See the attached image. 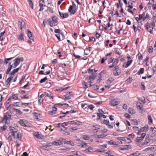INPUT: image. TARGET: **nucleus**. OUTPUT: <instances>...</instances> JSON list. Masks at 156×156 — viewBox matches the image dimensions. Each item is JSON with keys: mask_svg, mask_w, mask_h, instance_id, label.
<instances>
[{"mask_svg": "<svg viewBox=\"0 0 156 156\" xmlns=\"http://www.w3.org/2000/svg\"><path fill=\"white\" fill-rule=\"evenodd\" d=\"M10 98L14 100H19V98H18V96H17V94H14L12 95V96L10 97Z\"/></svg>", "mask_w": 156, "mask_h": 156, "instance_id": "obj_30", "label": "nucleus"}, {"mask_svg": "<svg viewBox=\"0 0 156 156\" xmlns=\"http://www.w3.org/2000/svg\"><path fill=\"white\" fill-rule=\"evenodd\" d=\"M12 67L13 66L12 65H11V63H9V67L6 72V74H9V72L10 71Z\"/></svg>", "mask_w": 156, "mask_h": 156, "instance_id": "obj_25", "label": "nucleus"}, {"mask_svg": "<svg viewBox=\"0 0 156 156\" xmlns=\"http://www.w3.org/2000/svg\"><path fill=\"white\" fill-rule=\"evenodd\" d=\"M87 37L88 38H89V40L88 41V42H89L90 41H94L95 40V38L94 37H92L91 39L90 38V37L89 36H88Z\"/></svg>", "mask_w": 156, "mask_h": 156, "instance_id": "obj_53", "label": "nucleus"}, {"mask_svg": "<svg viewBox=\"0 0 156 156\" xmlns=\"http://www.w3.org/2000/svg\"><path fill=\"white\" fill-rule=\"evenodd\" d=\"M13 109L15 110L16 112V114L18 115H20L22 113V112L19 109H17L15 108H13Z\"/></svg>", "mask_w": 156, "mask_h": 156, "instance_id": "obj_39", "label": "nucleus"}, {"mask_svg": "<svg viewBox=\"0 0 156 156\" xmlns=\"http://www.w3.org/2000/svg\"><path fill=\"white\" fill-rule=\"evenodd\" d=\"M18 123L21 126H30L28 123L25 122L23 120H21L19 121Z\"/></svg>", "mask_w": 156, "mask_h": 156, "instance_id": "obj_13", "label": "nucleus"}, {"mask_svg": "<svg viewBox=\"0 0 156 156\" xmlns=\"http://www.w3.org/2000/svg\"><path fill=\"white\" fill-rule=\"evenodd\" d=\"M110 105L113 106H115L118 104V100L117 99H114L111 100L109 102Z\"/></svg>", "mask_w": 156, "mask_h": 156, "instance_id": "obj_7", "label": "nucleus"}, {"mask_svg": "<svg viewBox=\"0 0 156 156\" xmlns=\"http://www.w3.org/2000/svg\"><path fill=\"white\" fill-rule=\"evenodd\" d=\"M138 58L139 60L142 59L143 58L142 55L140 53H138Z\"/></svg>", "mask_w": 156, "mask_h": 156, "instance_id": "obj_54", "label": "nucleus"}, {"mask_svg": "<svg viewBox=\"0 0 156 156\" xmlns=\"http://www.w3.org/2000/svg\"><path fill=\"white\" fill-rule=\"evenodd\" d=\"M77 146L80 147H83L84 146H86V144L83 142V141H80V144H78Z\"/></svg>", "mask_w": 156, "mask_h": 156, "instance_id": "obj_29", "label": "nucleus"}, {"mask_svg": "<svg viewBox=\"0 0 156 156\" xmlns=\"http://www.w3.org/2000/svg\"><path fill=\"white\" fill-rule=\"evenodd\" d=\"M107 143L110 145H115L116 144L114 143V141L112 140H110L107 142Z\"/></svg>", "mask_w": 156, "mask_h": 156, "instance_id": "obj_52", "label": "nucleus"}, {"mask_svg": "<svg viewBox=\"0 0 156 156\" xmlns=\"http://www.w3.org/2000/svg\"><path fill=\"white\" fill-rule=\"evenodd\" d=\"M44 2V0H40L39 1V5H41L40 4L43 5V3Z\"/></svg>", "mask_w": 156, "mask_h": 156, "instance_id": "obj_63", "label": "nucleus"}, {"mask_svg": "<svg viewBox=\"0 0 156 156\" xmlns=\"http://www.w3.org/2000/svg\"><path fill=\"white\" fill-rule=\"evenodd\" d=\"M105 137L104 134H100L97 135V137L98 138H102Z\"/></svg>", "mask_w": 156, "mask_h": 156, "instance_id": "obj_49", "label": "nucleus"}, {"mask_svg": "<svg viewBox=\"0 0 156 156\" xmlns=\"http://www.w3.org/2000/svg\"><path fill=\"white\" fill-rule=\"evenodd\" d=\"M9 129L11 135L13 137L14 139L16 138V136L15 133H16L18 131L17 129L14 127L12 126H9Z\"/></svg>", "mask_w": 156, "mask_h": 156, "instance_id": "obj_4", "label": "nucleus"}, {"mask_svg": "<svg viewBox=\"0 0 156 156\" xmlns=\"http://www.w3.org/2000/svg\"><path fill=\"white\" fill-rule=\"evenodd\" d=\"M151 129H152V132L153 134H155L156 133V128L154 127L153 128L152 127L151 128Z\"/></svg>", "mask_w": 156, "mask_h": 156, "instance_id": "obj_59", "label": "nucleus"}, {"mask_svg": "<svg viewBox=\"0 0 156 156\" xmlns=\"http://www.w3.org/2000/svg\"><path fill=\"white\" fill-rule=\"evenodd\" d=\"M27 35L29 38L31 40H33L34 38L32 36V34L29 30H27Z\"/></svg>", "mask_w": 156, "mask_h": 156, "instance_id": "obj_16", "label": "nucleus"}, {"mask_svg": "<svg viewBox=\"0 0 156 156\" xmlns=\"http://www.w3.org/2000/svg\"><path fill=\"white\" fill-rule=\"evenodd\" d=\"M124 116L128 119L130 118V115L127 113H126L124 114Z\"/></svg>", "mask_w": 156, "mask_h": 156, "instance_id": "obj_64", "label": "nucleus"}, {"mask_svg": "<svg viewBox=\"0 0 156 156\" xmlns=\"http://www.w3.org/2000/svg\"><path fill=\"white\" fill-rule=\"evenodd\" d=\"M72 93L71 92H67L66 93V95H64L65 99H71V97L72 95Z\"/></svg>", "mask_w": 156, "mask_h": 156, "instance_id": "obj_11", "label": "nucleus"}, {"mask_svg": "<svg viewBox=\"0 0 156 156\" xmlns=\"http://www.w3.org/2000/svg\"><path fill=\"white\" fill-rule=\"evenodd\" d=\"M93 87L94 89L96 90L97 91H98L99 90V87L98 86L95 84L93 85Z\"/></svg>", "mask_w": 156, "mask_h": 156, "instance_id": "obj_42", "label": "nucleus"}, {"mask_svg": "<svg viewBox=\"0 0 156 156\" xmlns=\"http://www.w3.org/2000/svg\"><path fill=\"white\" fill-rule=\"evenodd\" d=\"M72 5H70L68 10L69 12L72 14H74L76 12V4L74 3V2L73 1L72 2Z\"/></svg>", "mask_w": 156, "mask_h": 156, "instance_id": "obj_3", "label": "nucleus"}, {"mask_svg": "<svg viewBox=\"0 0 156 156\" xmlns=\"http://www.w3.org/2000/svg\"><path fill=\"white\" fill-rule=\"evenodd\" d=\"M116 71L114 73V75L115 76L118 75L120 73V71H118V70H116Z\"/></svg>", "mask_w": 156, "mask_h": 156, "instance_id": "obj_56", "label": "nucleus"}, {"mask_svg": "<svg viewBox=\"0 0 156 156\" xmlns=\"http://www.w3.org/2000/svg\"><path fill=\"white\" fill-rule=\"evenodd\" d=\"M103 123L106 125H107L109 123V121L108 120L104 119Z\"/></svg>", "mask_w": 156, "mask_h": 156, "instance_id": "obj_55", "label": "nucleus"}, {"mask_svg": "<svg viewBox=\"0 0 156 156\" xmlns=\"http://www.w3.org/2000/svg\"><path fill=\"white\" fill-rule=\"evenodd\" d=\"M13 78L12 76H10L8 78L5 82V84L8 85L9 84L10 82L12 80Z\"/></svg>", "mask_w": 156, "mask_h": 156, "instance_id": "obj_35", "label": "nucleus"}, {"mask_svg": "<svg viewBox=\"0 0 156 156\" xmlns=\"http://www.w3.org/2000/svg\"><path fill=\"white\" fill-rule=\"evenodd\" d=\"M65 126V123H58L57 124V127H64Z\"/></svg>", "mask_w": 156, "mask_h": 156, "instance_id": "obj_50", "label": "nucleus"}, {"mask_svg": "<svg viewBox=\"0 0 156 156\" xmlns=\"http://www.w3.org/2000/svg\"><path fill=\"white\" fill-rule=\"evenodd\" d=\"M128 112L129 113L131 114H134L135 113V110L131 108H129L128 109Z\"/></svg>", "mask_w": 156, "mask_h": 156, "instance_id": "obj_37", "label": "nucleus"}, {"mask_svg": "<svg viewBox=\"0 0 156 156\" xmlns=\"http://www.w3.org/2000/svg\"><path fill=\"white\" fill-rule=\"evenodd\" d=\"M132 61V60H131L130 61H128L127 62H125L123 66H124L125 68L128 67V66L131 64Z\"/></svg>", "mask_w": 156, "mask_h": 156, "instance_id": "obj_22", "label": "nucleus"}, {"mask_svg": "<svg viewBox=\"0 0 156 156\" xmlns=\"http://www.w3.org/2000/svg\"><path fill=\"white\" fill-rule=\"evenodd\" d=\"M94 127H95V129H94V132H97V131H96V130H97V129H99L100 128V126L98 125H95V126H94Z\"/></svg>", "mask_w": 156, "mask_h": 156, "instance_id": "obj_51", "label": "nucleus"}, {"mask_svg": "<svg viewBox=\"0 0 156 156\" xmlns=\"http://www.w3.org/2000/svg\"><path fill=\"white\" fill-rule=\"evenodd\" d=\"M34 118L36 119H38V116L37 115V113L35 112L33 115Z\"/></svg>", "mask_w": 156, "mask_h": 156, "instance_id": "obj_61", "label": "nucleus"}, {"mask_svg": "<svg viewBox=\"0 0 156 156\" xmlns=\"http://www.w3.org/2000/svg\"><path fill=\"white\" fill-rule=\"evenodd\" d=\"M16 138L20 139L21 138V133L20 132H17L16 133Z\"/></svg>", "mask_w": 156, "mask_h": 156, "instance_id": "obj_38", "label": "nucleus"}, {"mask_svg": "<svg viewBox=\"0 0 156 156\" xmlns=\"http://www.w3.org/2000/svg\"><path fill=\"white\" fill-rule=\"evenodd\" d=\"M83 138L85 140H88L90 138V137L89 136L87 135H83L82 136Z\"/></svg>", "mask_w": 156, "mask_h": 156, "instance_id": "obj_41", "label": "nucleus"}, {"mask_svg": "<svg viewBox=\"0 0 156 156\" xmlns=\"http://www.w3.org/2000/svg\"><path fill=\"white\" fill-rule=\"evenodd\" d=\"M64 144H66L68 145H70L72 146H74V144L71 141H66L65 140L64 141Z\"/></svg>", "mask_w": 156, "mask_h": 156, "instance_id": "obj_21", "label": "nucleus"}, {"mask_svg": "<svg viewBox=\"0 0 156 156\" xmlns=\"http://www.w3.org/2000/svg\"><path fill=\"white\" fill-rule=\"evenodd\" d=\"M148 126V125H145L144 127L140 128L138 132L137 133L138 134H139V133L140 132H144L147 131Z\"/></svg>", "mask_w": 156, "mask_h": 156, "instance_id": "obj_10", "label": "nucleus"}, {"mask_svg": "<svg viewBox=\"0 0 156 156\" xmlns=\"http://www.w3.org/2000/svg\"><path fill=\"white\" fill-rule=\"evenodd\" d=\"M148 122L149 124H152V118L150 115L148 116Z\"/></svg>", "mask_w": 156, "mask_h": 156, "instance_id": "obj_40", "label": "nucleus"}, {"mask_svg": "<svg viewBox=\"0 0 156 156\" xmlns=\"http://www.w3.org/2000/svg\"><path fill=\"white\" fill-rule=\"evenodd\" d=\"M81 107L86 112H88V106L86 104H81Z\"/></svg>", "mask_w": 156, "mask_h": 156, "instance_id": "obj_20", "label": "nucleus"}, {"mask_svg": "<svg viewBox=\"0 0 156 156\" xmlns=\"http://www.w3.org/2000/svg\"><path fill=\"white\" fill-rule=\"evenodd\" d=\"M47 21L49 23V25L51 27H52L55 26L58 24V23H56V24H54V22L51 21L50 19H48L47 20Z\"/></svg>", "mask_w": 156, "mask_h": 156, "instance_id": "obj_18", "label": "nucleus"}, {"mask_svg": "<svg viewBox=\"0 0 156 156\" xmlns=\"http://www.w3.org/2000/svg\"><path fill=\"white\" fill-rule=\"evenodd\" d=\"M153 48L152 46H150L149 47L148 51L149 53H151L153 52Z\"/></svg>", "mask_w": 156, "mask_h": 156, "instance_id": "obj_48", "label": "nucleus"}, {"mask_svg": "<svg viewBox=\"0 0 156 156\" xmlns=\"http://www.w3.org/2000/svg\"><path fill=\"white\" fill-rule=\"evenodd\" d=\"M143 139L141 136L140 137H138L136 139L135 141L136 142L139 143L142 140H143Z\"/></svg>", "mask_w": 156, "mask_h": 156, "instance_id": "obj_36", "label": "nucleus"}, {"mask_svg": "<svg viewBox=\"0 0 156 156\" xmlns=\"http://www.w3.org/2000/svg\"><path fill=\"white\" fill-rule=\"evenodd\" d=\"M102 73H104V72L103 71H101V72L99 74V76H98V78L97 80V83H99L101 80V74Z\"/></svg>", "mask_w": 156, "mask_h": 156, "instance_id": "obj_28", "label": "nucleus"}, {"mask_svg": "<svg viewBox=\"0 0 156 156\" xmlns=\"http://www.w3.org/2000/svg\"><path fill=\"white\" fill-rule=\"evenodd\" d=\"M136 106L137 108L141 111V112L143 113L144 111L143 108H142V105L140 102L137 103L136 104Z\"/></svg>", "mask_w": 156, "mask_h": 156, "instance_id": "obj_14", "label": "nucleus"}, {"mask_svg": "<svg viewBox=\"0 0 156 156\" xmlns=\"http://www.w3.org/2000/svg\"><path fill=\"white\" fill-rule=\"evenodd\" d=\"M140 154V153L139 152L137 151L135 153H133L130 154L128 156H138Z\"/></svg>", "mask_w": 156, "mask_h": 156, "instance_id": "obj_33", "label": "nucleus"}, {"mask_svg": "<svg viewBox=\"0 0 156 156\" xmlns=\"http://www.w3.org/2000/svg\"><path fill=\"white\" fill-rule=\"evenodd\" d=\"M101 109H98V112L97 113V116L98 117H101L102 116V115H103V113H101Z\"/></svg>", "mask_w": 156, "mask_h": 156, "instance_id": "obj_32", "label": "nucleus"}, {"mask_svg": "<svg viewBox=\"0 0 156 156\" xmlns=\"http://www.w3.org/2000/svg\"><path fill=\"white\" fill-rule=\"evenodd\" d=\"M114 80V79L112 78V77H110V78H109L107 80V81L108 82H110V83H112V81H113Z\"/></svg>", "mask_w": 156, "mask_h": 156, "instance_id": "obj_62", "label": "nucleus"}, {"mask_svg": "<svg viewBox=\"0 0 156 156\" xmlns=\"http://www.w3.org/2000/svg\"><path fill=\"white\" fill-rule=\"evenodd\" d=\"M47 79V77H45L44 78L42 79H41L40 81V82L41 83H42L44 82Z\"/></svg>", "mask_w": 156, "mask_h": 156, "instance_id": "obj_47", "label": "nucleus"}, {"mask_svg": "<svg viewBox=\"0 0 156 156\" xmlns=\"http://www.w3.org/2000/svg\"><path fill=\"white\" fill-rule=\"evenodd\" d=\"M150 139L149 137V136H147L145 137V140L143 142V144H147L150 142Z\"/></svg>", "mask_w": 156, "mask_h": 156, "instance_id": "obj_23", "label": "nucleus"}, {"mask_svg": "<svg viewBox=\"0 0 156 156\" xmlns=\"http://www.w3.org/2000/svg\"><path fill=\"white\" fill-rule=\"evenodd\" d=\"M44 95L48 97L50 99L53 98L52 94L51 93H48L46 92H44Z\"/></svg>", "mask_w": 156, "mask_h": 156, "instance_id": "obj_24", "label": "nucleus"}, {"mask_svg": "<svg viewBox=\"0 0 156 156\" xmlns=\"http://www.w3.org/2000/svg\"><path fill=\"white\" fill-rule=\"evenodd\" d=\"M63 139L60 138L57 141L53 142V144L55 145H60L62 144V141Z\"/></svg>", "mask_w": 156, "mask_h": 156, "instance_id": "obj_8", "label": "nucleus"}, {"mask_svg": "<svg viewBox=\"0 0 156 156\" xmlns=\"http://www.w3.org/2000/svg\"><path fill=\"white\" fill-rule=\"evenodd\" d=\"M11 113L7 112L4 115L3 120H5V124H8L9 123V121L11 120Z\"/></svg>", "mask_w": 156, "mask_h": 156, "instance_id": "obj_1", "label": "nucleus"}, {"mask_svg": "<svg viewBox=\"0 0 156 156\" xmlns=\"http://www.w3.org/2000/svg\"><path fill=\"white\" fill-rule=\"evenodd\" d=\"M18 26L20 29L22 30L23 28H25V24L24 22L22 20H20L18 21Z\"/></svg>", "mask_w": 156, "mask_h": 156, "instance_id": "obj_6", "label": "nucleus"}, {"mask_svg": "<svg viewBox=\"0 0 156 156\" xmlns=\"http://www.w3.org/2000/svg\"><path fill=\"white\" fill-rule=\"evenodd\" d=\"M152 22L156 23V14L153 16L152 17Z\"/></svg>", "mask_w": 156, "mask_h": 156, "instance_id": "obj_58", "label": "nucleus"}, {"mask_svg": "<svg viewBox=\"0 0 156 156\" xmlns=\"http://www.w3.org/2000/svg\"><path fill=\"white\" fill-rule=\"evenodd\" d=\"M87 152H93L94 151L93 150L92 148L91 147H89L87 149L85 150Z\"/></svg>", "mask_w": 156, "mask_h": 156, "instance_id": "obj_45", "label": "nucleus"}, {"mask_svg": "<svg viewBox=\"0 0 156 156\" xmlns=\"http://www.w3.org/2000/svg\"><path fill=\"white\" fill-rule=\"evenodd\" d=\"M30 6L32 9L33 8V3L31 0H28Z\"/></svg>", "mask_w": 156, "mask_h": 156, "instance_id": "obj_46", "label": "nucleus"}, {"mask_svg": "<svg viewBox=\"0 0 156 156\" xmlns=\"http://www.w3.org/2000/svg\"><path fill=\"white\" fill-rule=\"evenodd\" d=\"M23 58L22 57H17L14 60V63L13 64V68H15L20 63V62L23 61Z\"/></svg>", "mask_w": 156, "mask_h": 156, "instance_id": "obj_2", "label": "nucleus"}, {"mask_svg": "<svg viewBox=\"0 0 156 156\" xmlns=\"http://www.w3.org/2000/svg\"><path fill=\"white\" fill-rule=\"evenodd\" d=\"M144 69L143 68H141L140 69L139 71L137 72V73L139 75L144 73Z\"/></svg>", "mask_w": 156, "mask_h": 156, "instance_id": "obj_44", "label": "nucleus"}, {"mask_svg": "<svg viewBox=\"0 0 156 156\" xmlns=\"http://www.w3.org/2000/svg\"><path fill=\"white\" fill-rule=\"evenodd\" d=\"M5 31L4 30L3 32H2L0 33V40L1 41H2L3 40V36L4 34L5 33Z\"/></svg>", "mask_w": 156, "mask_h": 156, "instance_id": "obj_43", "label": "nucleus"}, {"mask_svg": "<svg viewBox=\"0 0 156 156\" xmlns=\"http://www.w3.org/2000/svg\"><path fill=\"white\" fill-rule=\"evenodd\" d=\"M119 61V59L116 58L115 59L114 62L112 63V64L109 66V68H112L114 67V66L116 65L118 63Z\"/></svg>", "mask_w": 156, "mask_h": 156, "instance_id": "obj_19", "label": "nucleus"}, {"mask_svg": "<svg viewBox=\"0 0 156 156\" xmlns=\"http://www.w3.org/2000/svg\"><path fill=\"white\" fill-rule=\"evenodd\" d=\"M87 72L88 73H91V75L89 77V79L94 80L95 78L96 75L94 74L93 69H89L88 70Z\"/></svg>", "mask_w": 156, "mask_h": 156, "instance_id": "obj_5", "label": "nucleus"}, {"mask_svg": "<svg viewBox=\"0 0 156 156\" xmlns=\"http://www.w3.org/2000/svg\"><path fill=\"white\" fill-rule=\"evenodd\" d=\"M82 85L83 86V88L84 89H86L88 87L87 84V83L84 81H83L82 82Z\"/></svg>", "mask_w": 156, "mask_h": 156, "instance_id": "obj_31", "label": "nucleus"}, {"mask_svg": "<svg viewBox=\"0 0 156 156\" xmlns=\"http://www.w3.org/2000/svg\"><path fill=\"white\" fill-rule=\"evenodd\" d=\"M57 110V108L56 107H53L52 110L49 111V114L51 115H52L56 113Z\"/></svg>", "mask_w": 156, "mask_h": 156, "instance_id": "obj_15", "label": "nucleus"}, {"mask_svg": "<svg viewBox=\"0 0 156 156\" xmlns=\"http://www.w3.org/2000/svg\"><path fill=\"white\" fill-rule=\"evenodd\" d=\"M144 16L145 13L143 12L142 14H139V17H136L135 19L138 23H141V22H140V21L141 19H143V18L144 17Z\"/></svg>", "mask_w": 156, "mask_h": 156, "instance_id": "obj_9", "label": "nucleus"}, {"mask_svg": "<svg viewBox=\"0 0 156 156\" xmlns=\"http://www.w3.org/2000/svg\"><path fill=\"white\" fill-rule=\"evenodd\" d=\"M149 15L147 13L145 16L143 18V21H144L147 18H149Z\"/></svg>", "mask_w": 156, "mask_h": 156, "instance_id": "obj_57", "label": "nucleus"}, {"mask_svg": "<svg viewBox=\"0 0 156 156\" xmlns=\"http://www.w3.org/2000/svg\"><path fill=\"white\" fill-rule=\"evenodd\" d=\"M23 33H20V34L18 37V39L20 41H24V38L23 37Z\"/></svg>", "mask_w": 156, "mask_h": 156, "instance_id": "obj_26", "label": "nucleus"}, {"mask_svg": "<svg viewBox=\"0 0 156 156\" xmlns=\"http://www.w3.org/2000/svg\"><path fill=\"white\" fill-rule=\"evenodd\" d=\"M51 21L54 22V24H56V23H58L57 21V18L55 16H53L51 17Z\"/></svg>", "mask_w": 156, "mask_h": 156, "instance_id": "obj_27", "label": "nucleus"}, {"mask_svg": "<svg viewBox=\"0 0 156 156\" xmlns=\"http://www.w3.org/2000/svg\"><path fill=\"white\" fill-rule=\"evenodd\" d=\"M21 66L20 67L15 69H13L12 72L10 73V75L11 76L13 75L15 73H17L19 69L21 68Z\"/></svg>", "mask_w": 156, "mask_h": 156, "instance_id": "obj_17", "label": "nucleus"}, {"mask_svg": "<svg viewBox=\"0 0 156 156\" xmlns=\"http://www.w3.org/2000/svg\"><path fill=\"white\" fill-rule=\"evenodd\" d=\"M54 32L55 33H58L59 34H60L63 37L64 36L63 34L61 32V30L59 29H55L54 30Z\"/></svg>", "mask_w": 156, "mask_h": 156, "instance_id": "obj_34", "label": "nucleus"}, {"mask_svg": "<svg viewBox=\"0 0 156 156\" xmlns=\"http://www.w3.org/2000/svg\"><path fill=\"white\" fill-rule=\"evenodd\" d=\"M59 14L60 16L63 18H67L69 16L68 14L67 13H64L59 11Z\"/></svg>", "mask_w": 156, "mask_h": 156, "instance_id": "obj_12", "label": "nucleus"}, {"mask_svg": "<svg viewBox=\"0 0 156 156\" xmlns=\"http://www.w3.org/2000/svg\"><path fill=\"white\" fill-rule=\"evenodd\" d=\"M88 107L91 110H92L93 109V108H94V107L92 105H88Z\"/></svg>", "mask_w": 156, "mask_h": 156, "instance_id": "obj_60", "label": "nucleus"}]
</instances>
